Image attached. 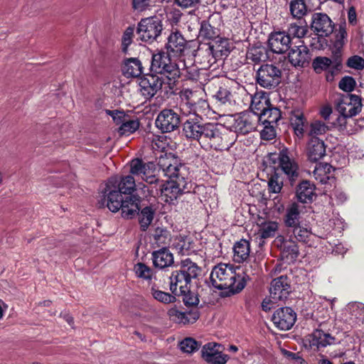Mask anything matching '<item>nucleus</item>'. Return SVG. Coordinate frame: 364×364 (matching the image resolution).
Instances as JSON below:
<instances>
[{"label": "nucleus", "mask_w": 364, "mask_h": 364, "mask_svg": "<svg viewBox=\"0 0 364 364\" xmlns=\"http://www.w3.org/2000/svg\"><path fill=\"white\" fill-rule=\"evenodd\" d=\"M152 4V0H132V8L134 11L142 12L149 9Z\"/></svg>", "instance_id": "338daca9"}, {"label": "nucleus", "mask_w": 364, "mask_h": 364, "mask_svg": "<svg viewBox=\"0 0 364 364\" xmlns=\"http://www.w3.org/2000/svg\"><path fill=\"white\" fill-rule=\"evenodd\" d=\"M201 272V268L190 258L182 259L179 269L172 272L170 279V290L173 294H177V289H186L191 285L193 279H197Z\"/></svg>", "instance_id": "7ed1b4c3"}, {"label": "nucleus", "mask_w": 364, "mask_h": 364, "mask_svg": "<svg viewBox=\"0 0 364 364\" xmlns=\"http://www.w3.org/2000/svg\"><path fill=\"white\" fill-rule=\"evenodd\" d=\"M191 285H187L186 289H179L178 295L182 296L183 301L186 306L198 305L199 299L198 296L190 289ZM178 295V294H176Z\"/></svg>", "instance_id": "3c124183"}, {"label": "nucleus", "mask_w": 364, "mask_h": 364, "mask_svg": "<svg viewBox=\"0 0 364 364\" xmlns=\"http://www.w3.org/2000/svg\"><path fill=\"white\" fill-rule=\"evenodd\" d=\"M208 44L218 58L228 56L230 52V46L228 39L220 37V36Z\"/></svg>", "instance_id": "e433bc0d"}, {"label": "nucleus", "mask_w": 364, "mask_h": 364, "mask_svg": "<svg viewBox=\"0 0 364 364\" xmlns=\"http://www.w3.org/2000/svg\"><path fill=\"white\" fill-rule=\"evenodd\" d=\"M296 314L290 307L278 309L272 315V320L274 324L279 329L287 331L294 324Z\"/></svg>", "instance_id": "dca6fc26"}, {"label": "nucleus", "mask_w": 364, "mask_h": 364, "mask_svg": "<svg viewBox=\"0 0 364 364\" xmlns=\"http://www.w3.org/2000/svg\"><path fill=\"white\" fill-rule=\"evenodd\" d=\"M332 61L326 57H316L312 63L314 70L318 73L323 70H327L331 65Z\"/></svg>", "instance_id": "13d9d810"}, {"label": "nucleus", "mask_w": 364, "mask_h": 364, "mask_svg": "<svg viewBox=\"0 0 364 364\" xmlns=\"http://www.w3.org/2000/svg\"><path fill=\"white\" fill-rule=\"evenodd\" d=\"M239 267L220 263L215 265L210 274L212 286L218 289H228L231 294L240 292L246 285V277L249 272H240Z\"/></svg>", "instance_id": "f03ea898"}, {"label": "nucleus", "mask_w": 364, "mask_h": 364, "mask_svg": "<svg viewBox=\"0 0 364 364\" xmlns=\"http://www.w3.org/2000/svg\"><path fill=\"white\" fill-rule=\"evenodd\" d=\"M156 171L157 167L154 162H145L140 159H134L130 161L131 174L148 183L153 184L158 181Z\"/></svg>", "instance_id": "9d476101"}, {"label": "nucleus", "mask_w": 364, "mask_h": 364, "mask_svg": "<svg viewBox=\"0 0 364 364\" xmlns=\"http://www.w3.org/2000/svg\"><path fill=\"white\" fill-rule=\"evenodd\" d=\"M257 82L266 89H274L282 80V70L274 64H263L257 71Z\"/></svg>", "instance_id": "1a4fd4ad"}, {"label": "nucleus", "mask_w": 364, "mask_h": 364, "mask_svg": "<svg viewBox=\"0 0 364 364\" xmlns=\"http://www.w3.org/2000/svg\"><path fill=\"white\" fill-rule=\"evenodd\" d=\"M355 86V80L350 76H346L343 77L339 83L338 87L341 90L349 93L354 90Z\"/></svg>", "instance_id": "69168bd1"}, {"label": "nucleus", "mask_w": 364, "mask_h": 364, "mask_svg": "<svg viewBox=\"0 0 364 364\" xmlns=\"http://www.w3.org/2000/svg\"><path fill=\"white\" fill-rule=\"evenodd\" d=\"M167 84V80L164 76L151 73L146 74L139 78V85L141 95L146 100H151Z\"/></svg>", "instance_id": "9b49d317"}, {"label": "nucleus", "mask_w": 364, "mask_h": 364, "mask_svg": "<svg viewBox=\"0 0 364 364\" xmlns=\"http://www.w3.org/2000/svg\"><path fill=\"white\" fill-rule=\"evenodd\" d=\"M281 118V112L277 107H272L271 105L266 109L257 119L262 124L274 125Z\"/></svg>", "instance_id": "37998d69"}, {"label": "nucleus", "mask_w": 364, "mask_h": 364, "mask_svg": "<svg viewBox=\"0 0 364 364\" xmlns=\"http://www.w3.org/2000/svg\"><path fill=\"white\" fill-rule=\"evenodd\" d=\"M107 183L114 186L115 188L119 191L122 194L132 196L131 194L136 188L135 179L133 175H129L120 178L112 177Z\"/></svg>", "instance_id": "bb28decb"}, {"label": "nucleus", "mask_w": 364, "mask_h": 364, "mask_svg": "<svg viewBox=\"0 0 364 364\" xmlns=\"http://www.w3.org/2000/svg\"><path fill=\"white\" fill-rule=\"evenodd\" d=\"M150 294L152 297L164 304H168L175 302L176 297L171 294L159 290L155 286L151 287Z\"/></svg>", "instance_id": "09e8293b"}, {"label": "nucleus", "mask_w": 364, "mask_h": 364, "mask_svg": "<svg viewBox=\"0 0 364 364\" xmlns=\"http://www.w3.org/2000/svg\"><path fill=\"white\" fill-rule=\"evenodd\" d=\"M199 35L201 38L213 41L219 36L218 31L213 27L208 22L203 21L200 24Z\"/></svg>", "instance_id": "8fccbe9b"}, {"label": "nucleus", "mask_w": 364, "mask_h": 364, "mask_svg": "<svg viewBox=\"0 0 364 364\" xmlns=\"http://www.w3.org/2000/svg\"><path fill=\"white\" fill-rule=\"evenodd\" d=\"M299 43L290 49L288 59L294 67L304 68L309 64L310 60L309 50L304 44L303 41H299Z\"/></svg>", "instance_id": "a211bd4d"}, {"label": "nucleus", "mask_w": 364, "mask_h": 364, "mask_svg": "<svg viewBox=\"0 0 364 364\" xmlns=\"http://www.w3.org/2000/svg\"><path fill=\"white\" fill-rule=\"evenodd\" d=\"M305 341L308 342L311 348L318 350L320 348L335 343L336 338L321 329H316L306 338Z\"/></svg>", "instance_id": "4be33fe9"}, {"label": "nucleus", "mask_w": 364, "mask_h": 364, "mask_svg": "<svg viewBox=\"0 0 364 364\" xmlns=\"http://www.w3.org/2000/svg\"><path fill=\"white\" fill-rule=\"evenodd\" d=\"M140 199L135 196H126L120 210L122 217L125 219H132L139 214Z\"/></svg>", "instance_id": "cd10ccee"}, {"label": "nucleus", "mask_w": 364, "mask_h": 364, "mask_svg": "<svg viewBox=\"0 0 364 364\" xmlns=\"http://www.w3.org/2000/svg\"><path fill=\"white\" fill-rule=\"evenodd\" d=\"M307 27L302 24L292 23L289 24L288 32L287 33L289 36L293 38H301L307 33Z\"/></svg>", "instance_id": "4d7b16f0"}, {"label": "nucleus", "mask_w": 364, "mask_h": 364, "mask_svg": "<svg viewBox=\"0 0 364 364\" xmlns=\"http://www.w3.org/2000/svg\"><path fill=\"white\" fill-rule=\"evenodd\" d=\"M278 228L279 224L275 221H267L262 223L257 232V236L261 239L272 237L275 235L276 232L278 230Z\"/></svg>", "instance_id": "de8ad7c7"}, {"label": "nucleus", "mask_w": 364, "mask_h": 364, "mask_svg": "<svg viewBox=\"0 0 364 364\" xmlns=\"http://www.w3.org/2000/svg\"><path fill=\"white\" fill-rule=\"evenodd\" d=\"M173 245L178 253L183 255H188L194 252V244L188 237H179L176 240Z\"/></svg>", "instance_id": "49530a36"}, {"label": "nucleus", "mask_w": 364, "mask_h": 364, "mask_svg": "<svg viewBox=\"0 0 364 364\" xmlns=\"http://www.w3.org/2000/svg\"><path fill=\"white\" fill-rule=\"evenodd\" d=\"M203 124L198 117L188 119L183 125V131L186 138L199 141Z\"/></svg>", "instance_id": "c756f323"}, {"label": "nucleus", "mask_w": 364, "mask_h": 364, "mask_svg": "<svg viewBox=\"0 0 364 364\" xmlns=\"http://www.w3.org/2000/svg\"><path fill=\"white\" fill-rule=\"evenodd\" d=\"M331 170L332 166L329 164H316L312 173L313 176L319 183L326 184L328 181L333 179L331 175Z\"/></svg>", "instance_id": "a19ab883"}, {"label": "nucleus", "mask_w": 364, "mask_h": 364, "mask_svg": "<svg viewBox=\"0 0 364 364\" xmlns=\"http://www.w3.org/2000/svg\"><path fill=\"white\" fill-rule=\"evenodd\" d=\"M311 27L317 36L327 37L333 33L334 23L327 14L315 13L311 17Z\"/></svg>", "instance_id": "2eb2a0df"}, {"label": "nucleus", "mask_w": 364, "mask_h": 364, "mask_svg": "<svg viewBox=\"0 0 364 364\" xmlns=\"http://www.w3.org/2000/svg\"><path fill=\"white\" fill-rule=\"evenodd\" d=\"M287 235L296 242L304 243L309 247L316 245L320 238L312 232L309 225L304 223L288 230Z\"/></svg>", "instance_id": "f8f14e48"}, {"label": "nucleus", "mask_w": 364, "mask_h": 364, "mask_svg": "<svg viewBox=\"0 0 364 364\" xmlns=\"http://www.w3.org/2000/svg\"><path fill=\"white\" fill-rule=\"evenodd\" d=\"M252 114L250 113H244L235 119V129L236 132L245 134L255 129V124L252 123Z\"/></svg>", "instance_id": "4c0bfd02"}, {"label": "nucleus", "mask_w": 364, "mask_h": 364, "mask_svg": "<svg viewBox=\"0 0 364 364\" xmlns=\"http://www.w3.org/2000/svg\"><path fill=\"white\" fill-rule=\"evenodd\" d=\"M136 275L144 279H150L152 276V269L144 263L139 262L134 267Z\"/></svg>", "instance_id": "bf43d9fd"}, {"label": "nucleus", "mask_w": 364, "mask_h": 364, "mask_svg": "<svg viewBox=\"0 0 364 364\" xmlns=\"http://www.w3.org/2000/svg\"><path fill=\"white\" fill-rule=\"evenodd\" d=\"M154 211L151 207L144 208L139 214V224L142 230L145 231L153 220Z\"/></svg>", "instance_id": "864d4df0"}, {"label": "nucleus", "mask_w": 364, "mask_h": 364, "mask_svg": "<svg viewBox=\"0 0 364 364\" xmlns=\"http://www.w3.org/2000/svg\"><path fill=\"white\" fill-rule=\"evenodd\" d=\"M274 245L280 250L282 259L287 262L292 263L299 257V250L297 242L290 237L278 235L274 240Z\"/></svg>", "instance_id": "4468645a"}, {"label": "nucleus", "mask_w": 364, "mask_h": 364, "mask_svg": "<svg viewBox=\"0 0 364 364\" xmlns=\"http://www.w3.org/2000/svg\"><path fill=\"white\" fill-rule=\"evenodd\" d=\"M250 242L247 240L241 239L233 246V260L242 263L247 260L250 256Z\"/></svg>", "instance_id": "c9c22d12"}, {"label": "nucleus", "mask_w": 364, "mask_h": 364, "mask_svg": "<svg viewBox=\"0 0 364 364\" xmlns=\"http://www.w3.org/2000/svg\"><path fill=\"white\" fill-rule=\"evenodd\" d=\"M290 292V285L287 277L281 276L271 282L269 293L273 302L285 300Z\"/></svg>", "instance_id": "6ab92c4d"}, {"label": "nucleus", "mask_w": 364, "mask_h": 364, "mask_svg": "<svg viewBox=\"0 0 364 364\" xmlns=\"http://www.w3.org/2000/svg\"><path fill=\"white\" fill-rule=\"evenodd\" d=\"M306 123V119L300 109L291 111L290 124L297 136L301 137L303 136Z\"/></svg>", "instance_id": "58836bf2"}, {"label": "nucleus", "mask_w": 364, "mask_h": 364, "mask_svg": "<svg viewBox=\"0 0 364 364\" xmlns=\"http://www.w3.org/2000/svg\"><path fill=\"white\" fill-rule=\"evenodd\" d=\"M218 346L219 345L216 343H208L205 344L201 350V356L203 359L205 360L220 352L217 348Z\"/></svg>", "instance_id": "e2e57ef3"}, {"label": "nucleus", "mask_w": 364, "mask_h": 364, "mask_svg": "<svg viewBox=\"0 0 364 364\" xmlns=\"http://www.w3.org/2000/svg\"><path fill=\"white\" fill-rule=\"evenodd\" d=\"M341 328L349 331L364 323V304L350 302L342 310L336 319Z\"/></svg>", "instance_id": "39448f33"}, {"label": "nucleus", "mask_w": 364, "mask_h": 364, "mask_svg": "<svg viewBox=\"0 0 364 364\" xmlns=\"http://www.w3.org/2000/svg\"><path fill=\"white\" fill-rule=\"evenodd\" d=\"M271 104L268 96L262 91L257 92L251 97L250 108L252 114L256 119Z\"/></svg>", "instance_id": "c85d7f7f"}, {"label": "nucleus", "mask_w": 364, "mask_h": 364, "mask_svg": "<svg viewBox=\"0 0 364 364\" xmlns=\"http://www.w3.org/2000/svg\"><path fill=\"white\" fill-rule=\"evenodd\" d=\"M200 346V343L190 337L184 338L179 343L181 350L189 354L198 350Z\"/></svg>", "instance_id": "5fc2aeb1"}, {"label": "nucleus", "mask_w": 364, "mask_h": 364, "mask_svg": "<svg viewBox=\"0 0 364 364\" xmlns=\"http://www.w3.org/2000/svg\"><path fill=\"white\" fill-rule=\"evenodd\" d=\"M268 173V191L269 193H279L283 187V180L274 167L267 168Z\"/></svg>", "instance_id": "79ce46f5"}, {"label": "nucleus", "mask_w": 364, "mask_h": 364, "mask_svg": "<svg viewBox=\"0 0 364 364\" xmlns=\"http://www.w3.org/2000/svg\"><path fill=\"white\" fill-rule=\"evenodd\" d=\"M325 300L323 302H318L314 305V310L312 312V317L314 319L317 321L321 324L324 323L325 321L330 317L331 311L329 310L328 306H331V309L333 308V301Z\"/></svg>", "instance_id": "72a5a7b5"}, {"label": "nucleus", "mask_w": 364, "mask_h": 364, "mask_svg": "<svg viewBox=\"0 0 364 364\" xmlns=\"http://www.w3.org/2000/svg\"><path fill=\"white\" fill-rule=\"evenodd\" d=\"M112 118L117 124H121L118 130L120 135L128 136L136 132L139 127V122L137 119H127L123 112H112Z\"/></svg>", "instance_id": "b1692460"}, {"label": "nucleus", "mask_w": 364, "mask_h": 364, "mask_svg": "<svg viewBox=\"0 0 364 364\" xmlns=\"http://www.w3.org/2000/svg\"><path fill=\"white\" fill-rule=\"evenodd\" d=\"M232 94L226 87H220L214 95V97L221 104L230 103L232 100Z\"/></svg>", "instance_id": "0e129e2a"}, {"label": "nucleus", "mask_w": 364, "mask_h": 364, "mask_svg": "<svg viewBox=\"0 0 364 364\" xmlns=\"http://www.w3.org/2000/svg\"><path fill=\"white\" fill-rule=\"evenodd\" d=\"M193 107V115L194 117H198L199 115L204 113V111L209 107L208 102L203 99V96L198 98L197 100H194Z\"/></svg>", "instance_id": "680f3d73"}, {"label": "nucleus", "mask_w": 364, "mask_h": 364, "mask_svg": "<svg viewBox=\"0 0 364 364\" xmlns=\"http://www.w3.org/2000/svg\"><path fill=\"white\" fill-rule=\"evenodd\" d=\"M163 24L156 16L144 18L138 23L136 33L139 38L146 43H153L161 34Z\"/></svg>", "instance_id": "0eeeda50"}, {"label": "nucleus", "mask_w": 364, "mask_h": 364, "mask_svg": "<svg viewBox=\"0 0 364 364\" xmlns=\"http://www.w3.org/2000/svg\"><path fill=\"white\" fill-rule=\"evenodd\" d=\"M346 65L350 68L360 70L364 68V59L359 55H353L348 59Z\"/></svg>", "instance_id": "774afa93"}, {"label": "nucleus", "mask_w": 364, "mask_h": 364, "mask_svg": "<svg viewBox=\"0 0 364 364\" xmlns=\"http://www.w3.org/2000/svg\"><path fill=\"white\" fill-rule=\"evenodd\" d=\"M180 122L178 113L171 109H164L157 115L155 124L162 133H169L177 129Z\"/></svg>", "instance_id": "ddd939ff"}, {"label": "nucleus", "mask_w": 364, "mask_h": 364, "mask_svg": "<svg viewBox=\"0 0 364 364\" xmlns=\"http://www.w3.org/2000/svg\"><path fill=\"white\" fill-rule=\"evenodd\" d=\"M291 39L284 31L272 33L268 38V45L273 53H284L290 48Z\"/></svg>", "instance_id": "aec40b11"}, {"label": "nucleus", "mask_w": 364, "mask_h": 364, "mask_svg": "<svg viewBox=\"0 0 364 364\" xmlns=\"http://www.w3.org/2000/svg\"><path fill=\"white\" fill-rule=\"evenodd\" d=\"M168 315L171 321L181 325L193 323L198 319L200 316L197 309L182 311L176 307L170 309L168 311Z\"/></svg>", "instance_id": "393cba45"}, {"label": "nucleus", "mask_w": 364, "mask_h": 364, "mask_svg": "<svg viewBox=\"0 0 364 364\" xmlns=\"http://www.w3.org/2000/svg\"><path fill=\"white\" fill-rule=\"evenodd\" d=\"M198 60H200L201 69H208L216 63L218 57L214 54L209 45L204 44L198 48L196 55Z\"/></svg>", "instance_id": "7c9ffc66"}, {"label": "nucleus", "mask_w": 364, "mask_h": 364, "mask_svg": "<svg viewBox=\"0 0 364 364\" xmlns=\"http://www.w3.org/2000/svg\"><path fill=\"white\" fill-rule=\"evenodd\" d=\"M289 11L292 17L298 19L303 18L309 11L304 0H291Z\"/></svg>", "instance_id": "a18cd8bd"}, {"label": "nucleus", "mask_w": 364, "mask_h": 364, "mask_svg": "<svg viewBox=\"0 0 364 364\" xmlns=\"http://www.w3.org/2000/svg\"><path fill=\"white\" fill-rule=\"evenodd\" d=\"M315 187L308 181L299 183L296 188L298 200L303 203H311L315 196Z\"/></svg>", "instance_id": "f704fd0d"}, {"label": "nucleus", "mask_w": 364, "mask_h": 364, "mask_svg": "<svg viewBox=\"0 0 364 364\" xmlns=\"http://www.w3.org/2000/svg\"><path fill=\"white\" fill-rule=\"evenodd\" d=\"M152 260L154 267L164 269L173 264V255L166 247H162L152 252Z\"/></svg>", "instance_id": "2f4dec72"}, {"label": "nucleus", "mask_w": 364, "mask_h": 364, "mask_svg": "<svg viewBox=\"0 0 364 364\" xmlns=\"http://www.w3.org/2000/svg\"><path fill=\"white\" fill-rule=\"evenodd\" d=\"M328 130V126L320 120H316L310 124L308 135L310 138L323 135Z\"/></svg>", "instance_id": "603ef678"}, {"label": "nucleus", "mask_w": 364, "mask_h": 364, "mask_svg": "<svg viewBox=\"0 0 364 364\" xmlns=\"http://www.w3.org/2000/svg\"><path fill=\"white\" fill-rule=\"evenodd\" d=\"M279 166L291 183L299 177V166L295 160L289 156L287 150L283 149L279 154Z\"/></svg>", "instance_id": "f3484780"}, {"label": "nucleus", "mask_w": 364, "mask_h": 364, "mask_svg": "<svg viewBox=\"0 0 364 364\" xmlns=\"http://www.w3.org/2000/svg\"><path fill=\"white\" fill-rule=\"evenodd\" d=\"M204 95V90H200L193 91L190 89H183L180 92L179 96L181 102H193L194 100H197L200 96Z\"/></svg>", "instance_id": "6e6d98bb"}, {"label": "nucleus", "mask_w": 364, "mask_h": 364, "mask_svg": "<svg viewBox=\"0 0 364 364\" xmlns=\"http://www.w3.org/2000/svg\"><path fill=\"white\" fill-rule=\"evenodd\" d=\"M267 58V49L262 46H252L247 52V59L255 64L264 62Z\"/></svg>", "instance_id": "c03bdc74"}, {"label": "nucleus", "mask_w": 364, "mask_h": 364, "mask_svg": "<svg viewBox=\"0 0 364 364\" xmlns=\"http://www.w3.org/2000/svg\"><path fill=\"white\" fill-rule=\"evenodd\" d=\"M142 69L141 61L134 58L126 60L122 67L123 74L128 77H139L142 73Z\"/></svg>", "instance_id": "ea45409f"}, {"label": "nucleus", "mask_w": 364, "mask_h": 364, "mask_svg": "<svg viewBox=\"0 0 364 364\" xmlns=\"http://www.w3.org/2000/svg\"><path fill=\"white\" fill-rule=\"evenodd\" d=\"M306 156L311 162H317L326 155V145L318 137L309 138L306 144Z\"/></svg>", "instance_id": "5701e85b"}, {"label": "nucleus", "mask_w": 364, "mask_h": 364, "mask_svg": "<svg viewBox=\"0 0 364 364\" xmlns=\"http://www.w3.org/2000/svg\"><path fill=\"white\" fill-rule=\"evenodd\" d=\"M104 199L106 200L107 207L113 213L120 210L121 203L125 198L119 190L112 186L109 183H106L105 191H103Z\"/></svg>", "instance_id": "412c9836"}, {"label": "nucleus", "mask_w": 364, "mask_h": 364, "mask_svg": "<svg viewBox=\"0 0 364 364\" xmlns=\"http://www.w3.org/2000/svg\"><path fill=\"white\" fill-rule=\"evenodd\" d=\"M134 28L133 27H128L124 32L122 38V50L123 53H127L128 47L132 44L134 36Z\"/></svg>", "instance_id": "052dcab7"}, {"label": "nucleus", "mask_w": 364, "mask_h": 364, "mask_svg": "<svg viewBox=\"0 0 364 364\" xmlns=\"http://www.w3.org/2000/svg\"><path fill=\"white\" fill-rule=\"evenodd\" d=\"M158 165L163 175L170 179L161 186L160 197L165 203L174 204L181 195L190 192L188 168L174 157H160Z\"/></svg>", "instance_id": "f257e3e1"}, {"label": "nucleus", "mask_w": 364, "mask_h": 364, "mask_svg": "<svg viewBox=\"0 0 364 364\" xmlns=\"http://www.w3.org/2000/svg\"><path fill=\"white\" fill-rule=\"evenodd\" d=\"M301 206L296 203H292L286 208L283 215V222L287 228V232L303 223V221L301 220Z\"/></svg>", "instance_id": "a878e982"}, {"label": "nucleus", "mask_w": 364, "mask_h": 364, "mask_svg": "<svg viewBox=\"0 0 364 364\" xmlns=\"http://www.w3.org/2000/svg\"><path fill=\"white\" fill-rule=\"evenodd\" d=\"M186 41L178 31L172 32L168 37L166 48L168 53L181 54L185 49Z\"/></svg>", "instance_id": "473e14b6"}, {"label": "nucleus", "mask_w": 364, "mask_h": 364, "mask_svg": "<svg viewBox=\"0 0 364 364\" xmlns=\"http://www.w3.org/2000/svg\"><path fill=\"white\" fill-rule=\"evenodd\" d=\"M362 107V99L358 95L350 93L342 95L336 106L338 112L341 114L338 118V124L341 127H345L346 119L359 114Z\"/></svg>", "instance_id": "423d86ee"}, {"label": "nucleus", "mask_w": 364, "mask_h": 364, "mask_svg": "<svg viewBox=\"0 0 364 364\" xmlns=\"http://www.w3.org/2000/svg\"><path fill=\"white\" fill-rule=\"evenodd\" d=\"M150 70L156 75L164 76L169 87L181 75L178 65L171 58L168 51L160 50L152 55Z\"/></svg>", "instance_id": "20e7f679"}, {"label": "nucleus", "mask_w": 364, "mask_h": 364, "mask_svg": "<svg viewBox=\"0 0 364 364\" xmlns=\"http://www.w3.org/2000/svg\"><path fill=\"white\" fill-rule=\"evenodd\" d=\"M202 130L203 132L198 142L203 149L206 150L208 149L221 150L224 148L221 127L218 124L205 123L203 124Z\"/></svg>", "instance_id": "6e6552de"}]
</instances>
